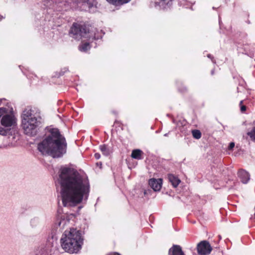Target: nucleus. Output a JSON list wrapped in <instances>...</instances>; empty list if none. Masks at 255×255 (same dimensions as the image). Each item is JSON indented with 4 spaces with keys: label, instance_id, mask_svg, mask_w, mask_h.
<instances>
[{
    "label": "nucleus",
    "instance_id": "nucleus-1",
    "mask_svg": "<svg viewBox=\"0 0 255 255\" xmlns=\"http://www.w3.org/2000/svg\"><path fill=\"white\" fill-rule=\"evenodd\" d=\"M59 180L63 206H75L88 199L90 192L89 181L76 170L70 168H61Z\"/></svg>",
    "mask_w": 255,
    "mask_h": 255
},
{
    "label": "nucleus",
    "instance_id": "nucleus-2",
    "mask_svg": "<svg viewBox=\"0 0 255 255\" xmlns=\"http://www.w3.org/2000/svg\"><path fill=\"white\" fill-rule=\"evenodd\" d=\"M67 143L65 137L57 128H52L50 133L38 144L37 148L43 155L60 157L66 152Z\"/></svg>",
    "mask_w": 255,
    "mask_h": 255
},
{
    "label": "nucleus",
    "instance_id": "nucleus-3",
    "mask_svg": "<svg viewBox=\"0 0 255 255\" xmlns=\"http://www.w3.org/2000/svg\"><path fill=\"white\" fill-rule=\"evenodd\" d=\"M60 241L62 249L70 254L78 253L83 244L80 232L74 229L65 231Z\"/></svg>",
    "mask_w": 255,
    "mask_h": 255
},
{
    "label": "nucleus",
    "instance_id": "nucleus-4",
    "mask_svg": "<svg viewBox=\"0 0 255 255\" xmlns=\"http://www.w3.org/2000/svg\"><path fill=\"white\" fill-rule=\"evenodd\" d=\"M22 125L26 134L33 136L37 132L38 122L33 115L30 108H26L22 115Z\"/></svg>",
    "mask_w": 255,
    "mask_h": 255
},
{
    "label": "nucleus",
    "instance_id": "nucleus-5",
    "mask_svg": "<svg viewBox=\"0 0 255 255\" xmlns=\"http://www.w3.org/2000/svg\"><path fill=\"white\" fill-rule=\"evenodd\" d=\"M70 36L73 38L79 40L82 38H90L89 28L84 24L74 23L71 27Z\"/></svg>",
    "mask_w": 255,
    "mask_h": 255
},
{
    "label": "nucleus",
    "instance_id": "nucleus-6",
    "mask_svg": "<svg viewBox=\"0 0 255 255\" xmlns=\"http://www.w3.org/2000/svg\"><path fill=\"white\" fill-rule=\"evenodd\" d=\"M15 122L14 116L8 114L5 108H0V134H6L7 131L5 128L12 126Z\"/></svg>",
    "mask_w": 255,
    "mask_h": 255
},
{
    "label": "nucleus",
    "instance_id": "nucleus-7",
    "mask_svg": "<svg viewBox=\"0 0 255 255\" xmlns=\"http://www.w3.org/2000/svg\"><path fill=\"white\" fill-rule=\"evenodd\" d=\"M197 250L199 255H209L212 250V248L208 241H202L198 244Z\"/></svg>",
    "mask_w": 255,
    "mask_h": 255
},
{
    "label": "nucleus",
    "instance_id": "nucleus-8",
    "mask_svg": "<svg viewBox=\"0 0 255 255\" xmlns=\"http://www.w3.org/2000/svg\"><path fill=\"white\" fill-rule=\"evenodd\" d=\"M82 10H87L93 6L90 0H73Z\"/></svg>",
    "mask_w": 255,
    "mask_h": 255
},
{
    "label": "nucleus",
    "instance_id": "nucleus-9",
    "mask_svg": "<svg viewBox=\"0 0 255 255\" xmlns=\"http://www.w3.org/2000/svg\"><path fill=\"white\" fill-rule=\"evenodd\" d=\"M162 179L160 178L157 179L151 178L149 179L148 184L150 187L154 191H159L161 189L162 186Z\"/></svg>",
    "mask_w": 255,
    "mask_h": 255
},
{
    "label": "nucleus",
    "instance_id": "nucleus-10",
    "mask_svg": "<svg viewBox=\"0 0 255 255\" xmlns=\"http://www.w3.org/2000/svg\"><path fill=\"white\" fill-rule=\"evenodd\" d=\"M168 255H185L183 252L181 247L179 245H173L169 249Z\"/></svg>",
    "mask_w": 255,
    "mask_h": 255
},
{
    "label": "nucleus",
    "instance_id": "nucleus-11",
    "mask_svg": "<svg viewBox=\"0 0 255 255\" xmlns=\"http://www.w3.org/2000/svg\"><path fill=\"white\" fill-rule=\"evenodd\" d=\"M54 248L51 245H48L46 246L41 248L37 255H52Z\"/></svg>",
    "mask_w": 255,
    "mask_h": 255
},
{
    "label": "nucleus",
    "instance_id": "nucleus-12",
    "mask_svg": "<svg viewBox=\"0 0 255 255\" xmlns=\"http://www.w3.org/2000/svg\"><path fill=\"white\" fill-rule=\"evenodd\" d=\"M238 176L243 183H247L250 180V175L244 170H240L238 172Z\"/></svg>",
    "mask_w": 255,
    "mask_h": 255
},
{
    "label": "nucleus",
    "instance_id": "nucleus-13",
    "mask_svg": "<svg viewBox=\"0 0 255 255\" xmlns=\"http://www.w3.org/2000/svg\"><path fill=\"white\" fill-rule=\"evenodd\" d=\"M169 2L168 0H156L154 2V6L156 8L164 9Z\"/></svg>",
    "mask_w": 255,
    "mask_h": 255
},
{
    "label": "nucleus",
    "instance_id": "nucleus-14",
    "mask_svg": "<svg viewBox=\"0 0 255 255\" xmlns=\"http://www.w3.org/2000/svg\"><path fill=\"white\" fill-rule=\"evenodd\" d=\"M143 152L142 150L139 149H134L132 151L131 154V157L132 158L139 160L142 158V155L143 154Z\"/></svg>",
    "mask_w": 255,
    "mask_h": 255
},
{
    "label": "nucleus",
    "instance_id": "nucleus-15",
    "mask_svg": "<svg viewBox=\"0 0 255 255\" xmlns=\"http://www.w3.org/2000/svg\"><path fill=\"white\" fill-rule=\"evenodd\" d=\"M168 179L174 187H176L180 182V180L173 174L168 175Z\"/></svg>",
    "mask_w": 255,
    "mask_h": 255
},
{
    "label": "nucleus",
    "instance_id": "nucleus-16",
    "mask_svg": "<svg viewBox=\"0 0 255 255\" xmlns=\"http://www.w3.org/2000/svg\"><path fill=\"white\" fill-rule=\"evenodd\" d=\"M109 3L116 6H121L128 3V0H106Z\"/></svg>",
    "mask_w": 255,
    "mask_h": 255
},
{
    "label": "nucleus",
    "instance_id": "nucleus-17",
    "mask_svg": "<svg viewBox=\"0 0 255 255\" xmlns=\"http://www.w3.org/2000/svg\"><path fill=\"white\" fill-rule=\"evenodd\" d=\"M100 149L105 155H109L110 153L109 149L105 145L100 146Z\"/></svg>",
    "mask_w": 255,
    "mask_h": 255
},
{
    "label": "nucleus",
    "instance_id": "nucleus-18",
    "mask_svg": "<svg viewBox=\"0 0 255 255\" xmlns=\"http://www.w3.org/2000/svg\"><path fill=\"white\" fill-rule=\"evenodd\" d=\"M192 133L193 136L196 139H199L201 137V133L199 130H193Z\"/></svg>",
    "mask_w": 255,
    "mask_h": 255
},
{
    "label": "nucleus",
    "instance_id": "nucleus-19",
    "mask_svg": "<svg viewBox=\"0 0 255 255\" xmlns=\"http://www.w3.org/2000/svg\"><path fill=\"white\" fill-rule=\"evenodd\" d=\"M251 139L255 142V126L253 128L251 131L247 133Z\"/></svg>",
    "mask_w": 255,
    "mask_h": 255
},
{
    "label": "nucleus",
    "instance_id": "nucleus-20",
    "mask_svg": "<svg viewBox=\"0 0 255 255\" xmlns=\"http://www.w3.org/2000/svg\"><path fill=\"white\" fill-rule=\"evenodd\" d=\"M90 49V45L88 43H85L79 46V49L81 51H86Z\"/></svg>",
    "mask_w": 255,
    "mask_h": 255
},
{
    "label": "nucleus",
    "instance_id": "nucleus-21",
    "mask_svg": "<svg viewBox=\"0 0 255 255\" xmlns=\"http://www.w3.org/2000/svg\"><path fill=\"white\" fill-rule=\"evenodd\" d=\"M66 222V221L64 219L61 220L60 221L58 222V226L59 227H61V225L63 224L62 227H63Z\"/></svg>",
    "mask_w": 255,
    "mask_h": 255
},
{
    "label": "nucleus",
    "instance_id": "nucleus-22",
    "mask_svg": "<svg viewBox=\"0 0 255 255\" xmlns=\"http://www.w3.org/2000/svg\"><path fill=\"white\" fill-rule=\"evenodd\" d=\"M235 146V143L234 142H231L229 145L228 149L229 150H232Z\"/></svg>",
    "mask_w": 255,
    "mask_h": 255
},
{
    "label": "nucleus",
    "instance_id": "nucleus-23",
    "mask_svg": "<svg viewBox=\"0 0 255 255\" xmlns=\"http://www.w3.org/2000/svg\"><path fill=\"white\" fill-rule=\"evenodd\" d=\"M246 110V107L244 105L241 106V111L242 112H245Z\"/></svg>",
    "mask_w": 255,
    "mask_h": 255
},
{
    "label": "nucleus",
    "instance_id": "nucleus-24",
    "mask_svg": "<svg viewBox=\"0 0 255 255\" xmlns=\"http://www.w3.org/2000/svg\"><path fill=\"white\" fill-rule=\"evenodd\" d=\"M95 157L97 159H99L100 158V154L98 153L95 154Z\"/></svg>",
    "mask_w": 255,
    "mask_h": 255
},
{
    "label": "nucleus",
    "instance_id": "nucleus-25",
    "mask_svg": "<svg viewBox=\"0 0 255 255\" xmlns=\"http://www.w3.org/2000/svg\"><path fill=\"white\" fill-rule=\"evenodd\" d=\"M150 192V190H144V195H146L148 194V193H149Z\"/></svg>",
    "mask_w": 255,
    "mask_h": 255
},
{
    "label": "nucleus",
    "instance_id": "nucleus-26",
    "mask_svg": "<svg viewBox=\"0 0 255 255\" xmlns=\"http://www.w3.org/2000/svg\"><path fill=\"white\" fill-rule=\"evenodd\" d=\"M207 56H208V58H209L211 59V60H212V61H213V62H214V63L215 62L214 61V60H213V57H212V56H211V54H208V55H207Z\"/></svg>",
    "mask_w": 255,
    "mask_h": 255
},
{
    "label": "nucleus",
    "instance_id": "nucleus-27",
    "mask_svg": "<svg viewBox=\"0 0 255 255\" xmlns=\"http://www.w3.org/2000/svg\"><path fill=\"white\" fill-rule=\"evenodd\" d=\"M243 102V101H240V105L241 106H242V104Z\"/></svg>",
    "mask_w": 255,
    "mask_h": 255
},
{
    "label": "nucleus",
    "instance_id": "nucleus-28",
    "mask_svg": "<svg viewBox=\"0 0 255 255\" xmlns=\"http://www.w3.org/2000/svg\"><path fill=\"white\" fill-rule=\"evenodd\" d=\"M219 239H220V240H221V236H219Z\"/></svg>",
    "mask_w": 255,
    "mask_h": 255
},
{
    "label": "nucleus",
    "instance_id": "nucleus-29",
    "mask_svg": "<svg viewBox=\"0 0 255 255\" xmlns=\"http://www.w3.org/2000/svg\"><path fill=\"white\" fill-rule=\"evenodd\" d=\"M213 71H212V74H213Z\"/></svg>",
    "mask_w": 255,
    "mask_h": 255
},
{
    "label": "nucleus",
    "instance_id": "nucleus-30",
    "mask_svg": "<svg viewBox=\"0 0 255 255\" xmlns=\"http://www.w3.org/2000/svg\"><path fill=\"white\" fill-rule=\"evenodd\" d=\"M1 19V16H0V20Z\"/></svg>",
    "mask_w": 255,
    "mask_h": 255
},
{
    "label": "nucleus",
    "instance_id": "nucleus-31",
    "mask_svg": "<svg viewBox=\"0 0 255 255\" xmlns=\"http://www.w3.org/2000/svg\"><path fill=\"white\" fill-rule=\"evenodd\" d=\"M130 0H128V2H129V1H130Z\"/></svg>",
    "mask_w": 255,
    "mask_h": 255
}]
</instances>
